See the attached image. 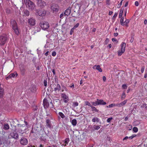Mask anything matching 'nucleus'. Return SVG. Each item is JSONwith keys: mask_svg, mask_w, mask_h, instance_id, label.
Instances as JSON below:
<instances>
[{"mask_svg": "<svg viewBox=\"0 0 147 147\" xmlns=\"http://www.w3.org/2000/svg\"><path fill=\"white\" fill-rule=\"evenodd\" d=\"M22 3L25 5L29 10L33 11L36 9L35 4L30 0H22Z\"/></svg>", "mask_w": 147, "mask_h": 147, "instance_id": "1", "label": "nucleus"}, {"mask_svg": "<svg viewBox=\"0 0 147 147\" xmlns=\"http://www.w3.org/2000/svg\"><path fill=\"white\" fill-rule=\"evenodd\" d=\"M11 25L12 28L14 31L15 34L16 35H18L19 34V32L17 26V23L15 20H11Z\"/></svg>", "mask_w": 147, "mask_h": 147, "instance_id": "2", "label": "nucleus"}, {"mask_svg": "<svg viewBox=\"0 0 147 147\" xmlns=\"http://www.w3.org/2000/svg\"><path fill=\"white\" fill-rule=\"evenodd\" d=\"M40 26L43 30H46L49 27V23L45 21L40 22Z\"/></svg>", "mask_w": 147, "mask_h": 147, "instance_id": "3", "label": "nucleus"}, {"mask_svg": "<svg viewBox=\"0 0 147 147\" xmlns=\"http://www.w3.org/2000/svg\"><path fill=\"white\" fill-rule=\"evenodd\" d=\"M37 5L40 8H43L46 5V3L42 0H36Z\"/></svg>", "mask_w": 147, "mask_h": 147, "instance_id": "4", "label": "nucleus"}, {"mask_svg": "<svg viewBox=\"0 0 147 147\" xmlns=\"http://www.w3.org/2000/svg\"><path fill=\"white\" fill-rule=\"evenodd\" d=\"M51 9L53 13H56L58 11L59 9V7L57 4H53L51 7Z\"/></svg>", "mask_w": 147, "mask_h": 147, "instance_id": "5", "label": "nucleus"}, {"mask_svg": "<svg viewBox=\"0 0 147 147\" xmlns=\"http://www.w3.org/2000/svg\"><path fill=\"white\" fill-rule=\"evenodd\" d=\"M36 20L33 18H31L28 20V23L31 26H34L36 24Z\"/></svg>", "mask_w": 147, "mask_h": 147, "instance_id": "6", "label": "nucleus"}, {"mask_svg": "<svg viewBox=\"0 0 147 147\" xmlns=\"http://www.w3.org/2000/svg\"><path fill=\"white\" fill-rule=\"evenodd\" d=\"M7 40L6 37L3 36H0V45H4Z\"/></svg>", "mask_w": 147, "mask_h": 147, "instance_id": "7", "label": "nucleus"}, {"mask_svg": "<svg viewBox=\"0 0 147 147\" xmlns=\"http://www.w3.org/2000/svg\"><path fill=\"white\" fill-rule=\"evenodd\" d=\"M20 142L22 145H26L28 143V140L26 138H23L20 139Z\"/></svg>", "mask_w": 147, "mask_h": 147, "instance_id": "8", "label": "nucleus"}, {"mask_svg": "<svg viewBox=\"0 0 147 147\" xmlns=\"http://www.w3.org/2000/svg\"><path fill=\"white\" fill-rule=\"evenodd\" d=\"M11 136L15 139H18V134L16 132H13L10 134Z\"/></svg>", "mask_w": 147, "mask_h": 147, "instance_id": "9", "label": "nucleus"}, {"mask_svg": "<svg viewBox=\"0 0 147 147\" xmlns=\"http://www.w3.org/2000/svg\"><path fill=\"white\" fill-rule=\"evenodd\" d=\"M21 73L22 75H24L26 72V67L24 66H22L20 67Z\"/></svg>", "mask_w": 147, "mask_h": 147, "instance_id": "10", "label": "nucleus"}, {"mask_svg": "<svg viewBox=\"0 0 147 147\" xmlns=\"http://www.w3.org/2000/svg\"><path fill=\"white\" fill-rule=\"evenodd\" d=\"M44 106L45 108H46L49 107V102L45 98L43 101Z\"/></svg>", "mask_w": 147, "mask_h": 147, "instance_id": "11", "label": "nucleus"}, {"mask_svg": "<svg viewBox=\"0 0 147 147\" xmlns=\"http://www.w3.org/2000/svg\"><path fill=\"white\" fill-rule=\"evenodd\" d=\"M38 15L41 16H43L45 15L46 14V11L44 10H43L41 11H38Z\"/></svg>", "mask_w": 147, "mask_h": 147, "instance_id": "12", "label": "nucleus"}, {"mask_svg": "<svg viewBox=\"0 0 147 147\" xmlns=\"http://www.w3.org/2000/svg\"><path fill=\"white\" fill-rule=\"evenodd\" d=\"M46 125L48 127L50 128L51 127V126L50 120L48 119H47V117H46Z\"/></svg>", "mask_w": 147, "mask_h": 147, "instance_id": "13", "label": "nucleus"}, {"mask_svg": "<svg viewBox=\"0 0 147 147\" xmlns=\"http://www.w3.org/2000/svg\"><path fill=\"white\" fill-rule=\"evenodd\" d=\"M97 102H98V105H105L106 104V102H104L103 100L102 99H97Z\"/></svg>", "mask_w": 147, "mask_h": 147, "instance_id": "14", "label": "nucleus"}, {"mask_svg": "<svg viewBox=\"0 0 147 147\" xmlns=\"http://www.w3.org/2000/svg\"><path fill=\"white\" fill-rule=\"evenodd\" d=\"M93 68L94 69L98 70L100 72L102 71V70L100 67V66L99 65H95L93 67Z\"/></svg>", "mask_w": 147, "mask_h": 147, "instance_id": "15", "label": "nucleus"}, {"mask_svg": "<svg viewBox=\"0 0 147 147\" xmlns=\"http://www.w3.org/2000/svg\"><path fill=\"white\" fill-rule=\"evenodd\" d=\"M62 97L63 98L64 102L67 103L68 100V97L65 94H63Z\"/></svg>", "mask_w": 147, "mask_h": 147, "instance_id": "16", "label": "nucleus"}, {"mask_svg": "<svg viewBox=\"0 0 147 147\" xmlns=\"http://www.w3.org/2000/svg\"><path fill=\"white\" fill-rule=\"evenodd\" d=\"M126 44L124 42H122L121 45V50L123 51H125Z\"/></svg>", "mask_w": 147, "mask_h": 147, "instance_id": "17", "label": "nucleus"}, {"mask_svg": "<svg viewBox=\"0 0 147 147\" xmlns=\"http://www.w3.org/2000/svg\"><path fill=\"white\" fill-rule=\"evenodd\" d=\"M1 84L0 83V98L2 97L3 95L4 90L1 87Z\"/></svg>", "mask_w": 147, "mask_h": 147, "instance_id": "18", "label": "nucleus"}, {"mask_svg": "<svg viewBox=\"0 0 147 147\" xmlns=\"http://www.w3.org/2000/svg\"><path fill=\"white\" fill-rule=\"evenodd\" d=\"M71 12V10L70 9L68 8L65 11L64 14L65 15L68 16L70 14Z\"/></svg>", "mask_w": 147, "mask_h": 147, "instance_id": "19", "label": "nucleus"}, {"mask_svg": "<svg viewBox=\"0 0 147 147\" xmlns=\"http://www.w3.org/2000/svg\"><path fill=\"white\" fill-rule=\"evenodd\" d=\"M61 89V87L59 84H57V85L56 87L55 88H54V90L55 91H59Z\"/></svg>", "mask_w": 147, "mask_h": 147, "instance_id": "20", "label": "nucleus"}, {"mask_svg": "<svg viewBox=\"0 0 147 147\" xmlns=\"http://www.w3.org/2000/svg\"><path fill=\"white\" fill-rule=\"evenodd\" d=\"M36 87L34 86H32L30 88V90L32 92H34L36 90Z\"/></svg>", "mask_w": 147, "mask_h": 147, "instance_id": "21", "label": "nucleus"}, {"mask_svg": "<svg viewBox=\"0 0 147 147\" xmlns=\"http://www.w3.org/2000/svg\"><path fill=\"white\" fill-rule=\"evenodd\" d=\"M9 125L6 123L4 125L3 128L5 130H7L9 129Z\"/></svg>", "mask_w": 147, "mask_h": 147, "instance_id": "22", "label": "nucleus"}, {"mask_svg": "<svg viewBox=\"0 0 147 147\" xmlns=\"http://www.w3.org/2000/svg\"><path fill=\"white\" fill-rule=\"evenodd\" d=\"M71 124L73 126H76L77 124V121L76 119H73L72 120Z\"/></svg>", "mask_w": 147, "mask_h": 147, "instance_id": "23", "label": "nucleus"}, {"mask_svg": "<svg viewBox=\"0 0 147 147\" xmlns=\"http://www.w3.org/2000/svg\"><path fill=\"white\" fill-rule=\"evenodd\" d=\"M92 121L93 122H95L96 121L98 122L99 121V119L97 117H94L92 119Z\"/></svg>", "mask_w": 147, "mask_h": 147, "instance_id": "24", "label": "nucleus"}, {"mask_svg": "<svg viewBox=\"0 0 147 147\" xmlns=\"http://www.w3.org/2000/svg\"><path fill=\"white\" fill-rule=\"evenodd\" d=\"M120 20V23L121 25L124 26L125 25V23H124V22H123L124 18L122 17L121 18Z\"/></svg>", "mask_w": 147, "mask_h": 147, "instance_id": "25", "label": "nucleus"}, {"mask_svg": "<svg viewBox=\"0 0 147 147\" xmlns=\"http://www.w3.org/2000/svg\"><path fill=\"white\" fill-rule=\"evenodd\" d=\"M58 114L59 116H60L61 118L63 119L65 117V116L62 113L59 112L58 113Z\"/></svg>", "mask_w": 147, "mask_h": 147, "instance_id": "26", "label": "nucleus"}, {"mask_svg": "<svg viewBox=\"0 0 147 147\" xmlns=\"http://www.w3.org/2000/svg\"><path fill=\"white\" fill-rule=\"evenodd\" d=\"M125 51H123L121 50H120L118 51V54L119 56H120Z\"/></svg>", "mask_w": 147, "mask_h": 147, "instance_id": "27", "label": "nucleus"}, {"mask_svg": "<svg viewBox=\"0 0 147 147\" xmlns=\"http://www.w3.org/2000/svg\"><path fill=\"white\" fill-rule=\"evenodd\" d=\"M93 127L94 130H98L100 128V126L96 125H94Z\"/></svg>", "mask_w": 147, "mask_h": 147, "instance_id": "28", "label": "nucleus"}, {"mask_svg": "<svg viewBox=\"0 0 147 147\" xmlns=\"http://www.w3.org/2000/svg\"><path fill=\"white\" fill-rule=\"evenodd\" d=\"M11 76V78H14L15 77H16L17 76V74L16 73H13L10 74Z\"/></svg>", "mask_w": 147, "mask_h": 147, "instance_id": "29", "label": "nucleus"}, {"mask_svg": "<svg viewBox=\"0 0 147 147\" xmlns=\"http://www.w3.org/2000/svg\"><path fill=\"white\" fill-rule=\"evenodd\" d=\"M123 10H121L120 12L119 15V18H121L122 17V16L123 15Z\"/></svg>", "mask_w": 147, "mask_h": 147, "instance_id": "30", "label": "nucleus"}, {"mask_svg": "<svg viewBox=\"0 0 147 147\" xmlns=\"http://www.w3.org/2000/svg\"><path fill=\"white\" fill-rule=\"evenodd\" d=\"M24 14L27 16H28L29 15V11L28 10H26L24 11Z\"/></svg>", "mask_w": 147, "mask_h": 147, "instance_id": "31", "label": "nucleus"}, {"mask_svg": "<svg viewBox=\"0 0 147 147\" xmlns=\"http://www.w3.org/2000/svg\"><path fill=\"white\" fill-rule=\"evenodd\" d=\"M127 100H124V101H123L121 102V104L122 106L126 104V103H127Z\"/></svg>", "mask_w": 147, "mask_h": 147, "instance_id": "32", "label": "nucleus"}, {"mask_svg": "<svg viewBox=\"0 0 147 147\" xmlns=\"http://www.w3.org/2000/svg\"><path fill=\"white\" fill-rule=\"evenodd\" d=\"M91 107L92 111H95L96 112L98 111V110H97L95 107L92 106Z\"/></svg>", "mask_w": 147, "mask_h": 147, "instance_id": "33", "label": "nucleus"}, {"mask_svg": "<svg viewBox=\"0 0 147 147\" xmlns=\"http://www.w3.org/2000/svg\"><path fill=\"white\" fill-rule=\"evenodd\" d=\"M85 105H88V106L90 107H91L92 105H91V104L88 101H85Z\"/></svg>", "mask_w": 147, "mask_h": 147, "instance_id": "34", "label": "nucleus"}, {"mask_svg": "<svg viewBox=\"0 0 147 147\" xmlns=\"http://www.w3.org/2000/svg\"><path fill=\"white\" fill-rule=\"evenodd\" d=\"M125 97V93L124 92H123L121 94V98L122 99H124Z\"/></svg>", "mask_w": 147, "mask_h": 147, "instance_id": "35", "label": "nucleus"}, {"mask_svg": "<svg viewBox=\"0 0 147 147\" xmlns=\"http://www.w3.org/2000/svg\"><path fill=\"white\" fill-rule=\"evenodd\" d=\"M133 130L135 132H136L138 131V129L136 127H134L133 129Z\"/></svg>", "mask_w": 147, "mask_h": 147, "instance_id": "36", "label": "nucleus"}, {"mask_svg": "<svg viewBox=\"0 0 147 147\" xmlns=\"http://www.w3.org/2000/svg\"><path fill=\"white\" fill-rule=\"evenodd\" d=\"M69 141V139L68 138H66L65 140V143L67 144Z\"/></svg>", "mask_w": 147, "mask_h": 147, "instance_id": "37", "label": "nucleus"}, {"mask_svg": "<svg viewBox=\"0 0 147 147\" xmlns=\"http://www.w3.org/2000/svg\"><path fill=\"white\" fill-rule=\"evenodd\" d=\"M78 103L77 102H76L73 103V106L75 107H76L78 106Z\"/></svg>", "mask_w": 147, "mask_h": 147, "instance_id": "38", "label": "nucleus"}, {"mask_svg": "<svg viewBox=\"0 0 147 147\" xmlns=\"http://www.w3.org/2000/svg\"><path fill=\"white\" fill-rule=\"evenodd\" d=\"M92 104L94 106H96L98 105V102H97V100H96L95 102H92Z\"/></svg>", "mask_w": 147, "mask_h": 147, "instance_id": "39", "label": "nucleus"}, {"mask_svg": "<svg viewBox=\"0 0 147 147\" xmlns=\"http://www.w3.org/2000/svg\"><path fill=\"white\" fill-rule=\"evenodd\" d=\"M112 119V117H110L107 119V121L108 123H110Z\"/></svg>", "mask_w": 147, "mask_h": 147, "instance_id": "40", "label": "nucleus"}, {"mask_svg": "<svg viewBox=\"0 0 147 147\" xmlns=\"http://www.w3.org/2000/svg\"><path fill=\"white\" fill-rule=\"evenodd\" d=\"M123 88L124 89H126L127 88V86L125 84H123L122 86Z\"/></svg>", "mask_w": 147, "mask_h": 147, "instance_id": "41", "label": "nucleus"}, {"mask_svg": "<svg viewBox=\"0 0 147 147\" xmlns=\"http://www.w3.org/2000/svg\"><path fill=\"white\" fill-rule=\"evenodd\" d=\"M5 11L6 13L7 14H9L10 12V10L8 8H7L5 9Z\"/></svg>", "mask_w": 147, "mask_h": 147, "instance_id": "42", "label": "nucleus"}, {"mask_svg": "<svg viewBox=\"0 0 147 147\" xmlns=\"http://www.w3.org/2000/svg\"><path fill=\"white\" fill-rule=\"evenodd\" d=\"M136 136V135L134 134V135H133L131 136H130L129 137V138L130 139H131L133 138H134Z\"/></svg>", "mask_w": 147, "mask_h": 147, "instance_id": "43", "label": "nucleus"}, {"mask_svg": "<svg viewBox=\"0 0 147 147\" xmlns=\"http://www.w3.org/2000/svg\"><path fill=\"white\" fill-rule=\"evenodd\" d=\"M115 106L119 107H121L122 106L121 103L115 104Z\"/></svg>", "mask_w": 147, "mask_h": 147, "instance_id": "44", "label": "nucleus"}, {"mask_svg": "<svg viewBox=\"0 0 147 147\" xmlns=\"http://www.w3.org/2000/svg\"><path fill=\"white\" fill-rule=\"evenodd\" d=\"M79 23H77V24H76V25H75L74 27L73 28H74V29L75 28H77V27H78V26H79Z\"/></svg>", "mask_w": 147, "mask_h": 147, "instance_id": "45", "label": "nucleus"}, {"mask_svg": "<svg viewBox=\"0 0 147 147\" xmlns=\"http://www.w3.org/2000/svg\"><path fill=\"white\" fill-rule=\"evenodd\" d=\"M145 69V67L144 66H143L142 67L141 69V72L142 73H143L144 72V70Z\"/></svg>", "mask_w": 147, "mask_h": 147, "instance_id": "46", "label": "nucleus"}, {"mask_svg": "<svg viewBox=\"0 0 147 147\" xmlns=\"http://www.w3.org/2000/svg\"><path fill=\"white\" fill-rule=\"evenodd\" d=\"M109 41V40L108 38H106V40L105 41V43L106 44H107L108 43Z\"/></svg>", "mask_w": 147, "mask_h": 147, "instance_id": "47", "label": "nucleus"}, {"mask_svg": "<svg viewBox=\"0 0 147 147\" xmlns=\"http://www.w3.org/2000/svg\"><path fill=\"white\" fill-rule=\"evenodd\" d=\"M117 16V14L116 13H115L114 16L113 17V19H115Z\"/></svg>", "mask_w": 147, "mask_h": 147, "instance_id": "48", "label": "nucleus"}, {"mask_svg": "<svg viewBox=\"0 0 147 147\" xmlns=\"http://www.w3.org/2000/svg\"><path fill=\"white\" fill-rule=\"evenodd\" d=\"M129 20H126L125 22H124V23H125V24H128L129 22Z\"/></svg>", "mask_w": 147, "mask_h": 147, "instance_id": "49", "label": "nucleus"}, {"mask_svg": "<svg viewBox=\"0 0 147 147\" xmlns=\"http://www.w3.org/2000/svg\"><path fill=\"white\" fill-rule=\"evenodd\" d=\"M115 106V104H111L109 105V107L110 108L111 107L113 106Z\"/></svg>", "mask_w": 147, "mask_h": 147, "instance_id": "50", "label": "nucleus"}, {"mask_svg": "<svg viewBox=\"0 0 147 147\" xmlns=\"http://www.w3.org/2000/svg\"><path fill=\"white\" fill-rule=\"evenodd\" d=\"M11 78V75H10V74L7 76L6 77V80H8V79H9V78Z\"/></svg>", "mask_w": 147, "mask_h": 147, "instance_id": "51", "label": "nucleus"}, {"mask_svg": "<svg viewBox=\"0 0 147 147\" xmlns=\"http://www.w3.org/2000/svg\"><path fill=\"white\" fill-rule=\"evenodd\" d=\"M74 28H72L70 31V35H71L72 34V33H73V32H74Z\"/></svg>", "mask_w": 147, "mask_h": 147, "instance_id": "52", "label": "nucleus"}, {"mask_svg": "<svg viewBox=\"0 0 147 147\" xmlns=\"http://www.w3.org/2000/svg\"><path fill=\"white\" fill-rule=\"evenodd\" d=\"M52 55L53 56H55L56 55V53L55 51H53L52 53Z\"/></svg>", "mask_w": 147, "mask_h": 147, "instance_id": "53", "label": "nucleus"}, {"mask_svg": "<svg viewBox=\"0 0 147 147\" xmlns=\"http://www.w3.org/2000/svg\"><path fill=\"white\" fill-rule=\"evenodd\" d=\"M135 4L136 6H138L139 5L138 2V1H136L135 3Z\"/></svg>", "mask_w": 147, "mask_h": 147, "instance_id": "54", "label": "nucleus"}, {"mask_svg": "<svg viewBox=\"0 0 147 147\" xmlns=\"http://www.w3.org/2000/svg\"><path fill=\"white\" fill-rule=\"evenodd\" d=\"M18 132L20 133H21L22 134L23 133V132H22V129H21L18 130Z\"/></svg>", "mask_w": 147, "mask_h": 147, "instance_id": "55", "label": "nucleus"}, {"mask_svg": "<svg viewBox=\"0 0 147 147\" xmlns=\"http://www.w3.org/2000/svg\"><path fill=\"white\" fill-rule=\"evenodd\" d=\"M112 40L113 42H118L117 40L115 38H112Z\"/></svg>", "mask_w": 147, "mask_h": 147, "instance_id": "56", "label": "nucleus"}, {"mask_svg": "<svg viewBox=\"0 0 147 147\" xmlns=\"http://www.w3.org/2000/svg\"><path fill=\"white\" fill-rule=\"evenodd\" d=\"M44 86H47V81L44 80Z\"/></svg>", "mask_w": 147, "mask_h": 147, "instance_id": "57", "label": "nucleus"}, {"mask_svg": "<svg viewBox=\"0 0 147 147\" xmlns=\"http://www.w3.org/2000/svg\"><path fill=\"white\" fill-rule=\"evenodd\" d=\"M63 13H61L60 15V18L62 19L63 18Z\"/></svg>", "mask_w": 147, "mask_h": 147, "instance_id": "58", "label": "nucleus"}, {"mask_svg": "<svg viewBox=\"0 0 147 147\" xmlns=\"http://www.w3.org/2000/svg\"><path fill=\"white\" fill-rule=\"evenodd\" d=\"M144 77L145 78L147 77V70L146 71V73L144 74Z\"/></svg>", "mask_w": 147, "mask_h": 147, "instance_id": "59", "label": "nucleus"}, {"mask_svg": "<svg viewBox=\"0 0 147 147\" xmlns=\"http://www.w3.org/2000/svg\"><path fill=\"white\" fill-rule=\"evenodd\" d=\"M70 88H74V85L73 84H72V85L69 86Z\"/></svg>", "mask_w": 147, "mask_h": 147, "instance_id": "60", "label": "nucleus"}, {"mask_svg": "<svg viewBox=\"0 0 147 147\" xmlns=\"http://www.w3.org/2000/svg\"><path fill=\"white\" fill-rule=\"evenodd\" d=\"M103 80L104 82H105L106 80V78L105 76H104L103 77Z\"/></svg>", "mask_w": 147, "mask_h": 147, "instance_id": "61", "label": "nucleus"}, {"mask_svg": "<svg viewBox=\"0 0 147 147\" xmlns=\"http://www.w3.org/2000/svg\"><path fill=\"white\" fill-rule=\"evenodd\" d=\"M128 138H129V137H128L126 136L123 139V140H126Z\"/></svg>", "mask_w": 147, "mask_h": 147, "instance_id": "62", "label": "nucleus"}, {"mask_svg": "<svg viewBox=\"0 0 147 147\" xmlns=\"http://www.w3.org/2000/svg\"><path fill=\"white\" fill-rule=\"evenodd\" d=\"M128 4V1H127V2H126V3H125V7H127V6Z\"/></svg>", "mask_w": 147, "mask_h": 147, "instance_id": "63", "label": "nucleus"}, {"mask_svg": "<svg viewBox=\"0 0 147 147\" xmlns=\"http://www.w3.org/2000/svg\"><path fill=\"white\" fill-rule=\"evenodd\" d=\"M118 33H114V35L115 36H117L118 35Z\"/></svg>", "mask_w": 147, "mask_h": 147, "instance_id": "64", "label": "nucleus"}]
</instances>
